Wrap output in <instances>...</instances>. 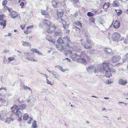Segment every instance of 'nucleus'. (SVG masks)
<instances>
[{"label":"nucleus","mask_w":128,"mask_h":128,"mask_svg":"<svg viewBox=\"0 0 128 128\" xmlns=\"http://www.w3.org/2000/svg\"><path fill=\"white\" fill-rule=\"evenodd\" d=\"M48 84H50L52 86L53 84H52L49 81L48 79H47L46 80V82Z\"/></svg>","instance_id":"37998d69"},{"label":"nucleus","mask_w":128,"mask_h":128,"mask_svg":"<svg viewBox=\"0 0 128 128\" xmlns=\"http://www.w3.org/2000/svg\"><path fill=\"white\" fill-rule=\"evenodd\" d=\"M110 64L108 63H104V70L105 71V76L109 78L112 76L111 73L113 74L116 72V70L114 68H110Z\"/></svg>","instance_id":"7ed1b4c3"},{"label":"nucleus","mask_w":128,"mask_h":128,"mask_svg":"<svg viewBox=\"0 0 128 128\" xmlns=\"http://www.w3.org/2000/svg\"><path fill=\"white\" fill-rule=\"evenodd\" d=\"M84 46V48L86 49H89L91 48H92V45L90 44H85L84 45L83 44H82Z\"/></svg>","instance_id":"aec40b11"},{"label":"nucleus","mask_w":128,"mask_h":128,"mask_svg":"<svg viewBox=\"0 0 128 128\" xmlns=\"http://www.w3.org/2000/svg\"><path fill=\"white\" fill-rule=\"evenodd\" d=\"M114 5L115 6H118V4L116 2L114 1L113 2Z\"/></svg>","instance_id":"ea45409f"},{"label":"nucleus","mask_w":128,"mask_h":128,"mask_svg":"<svg viewBox=\"0 0 128 128\" xmlns=\"http://www.w3.org/2000/svg\"><path fill=\"white\" fill-rule=\"evenodd\" d=\"M43 23V22L42 23L41 22L39 26V27L40 28H43V24H42Z\"/></svg>","instance_id":"de8ad7c7"},{"label":"nucleus","mask_w":128,"mask_h":128,"mask_svg":"<svg viewBox=\"0 0 128 128\" xmlns=\"http://www.w3.org/2000/svg\"><path fill=\"white\" fill-rule=\"evenodd\" d=\"M112 82L111 81H109V80L108 81L107 83V82H106V84H111V83H112Z\"/></svg>","instance_id":"4d7b16f0"},{"label":"nucleus","mask_w":128,"mask_h":128,"mask_svg":"<svg viewBox=\"0 0 128 128\" xmlns=\"http://www.w3.org/2000/svg\"><path fill=\"white\" fill-rule=\"evenodd\" d=\"M120 1L122 2L126 3L128 1V0H120Z\"/></svg>","instance_id":"5fc2aeb1"},{"label":"nucleus","mask_w":128,"mask_h":128,"mask_svg":"<svg viewBox=\"0 0 128 128\" xmlns=\"http://www.w3.org/2000/svg\"><path fill=\"white\" fill-rule=\"evenodd\" d=\"M77 61L84 64H87L86 60L84 58H82L81 56H80V58Z\"/></svg>","instance_id":"9d476101"},{"label":"nucleus","mask_w":128,"mask_h":128,"mask_svg":"<svg viewBox=\"0 0 128 128\" xmlns=\"http://www.w3.org/2000/svg\"><path fill=\"white\" fill-rule=\"evenodd\" d=\"M104 52L107 54H110L113 55L114 54V52L112 50L109 48H104Z\"/></svg>","instance_id":"1a4fd4ad"},{"label":"nucleus","mask_w":128,"mask_h":128,"mask_svg":"<svg viewBox=\"0 0 128 128\" xmlns=\"http://www.w3.org/2000/svg\"><path fill=\"white\" fill-rule=\"evenodd\" d=\"M24 33L25 34H28V30H27L26 31H24Z\"/></svg>","instance_id":"69168bd1"},{"label":"nucleus","mask_w":128,"mask_h":128,"mask_svg":"<svg viewBox=\"0 0 128 128\" xmlns=\"http://www.w3.org/2000/svg\"><path fill=\"white\" fill-rule=\"evenodd\" d=\"M32 126L33 128H35L37 126L36 121L34 120V122L32 123Z\"/></svg>","instance_id":"473e14b6"},{"label":"nucleus","mask_w":128,"mask_h":128,"mask_svg":"<svg viewBox=\"0 0 128 128\" xmlns=\"http://www.w3.org/2000/svg\"><path fill=\"white\" fill-rule=\"evenodd\" d=\"M124 40V37H122V38L120 39V38L119 40V41L120 40V41H122V40Z\"/></svg>","instance_id":"bf43d9fd"},{"label":"nucleus","mask_w":128,"mask_h":128,"mask_svg":"<svg viewBox=\"0 0 128 128\" xmlns=\"http://www.w3.org/2000/svg\"><path fill=\"white\" fill-rule=\"evenodd\" d=\"M74 16L75 17L77 18L78 19H80L81 18L80 17V15H78V13H76L74 15Z\"/></svg>","instance_id":"72a5a7b5"},{"label":"nucleus","mask_w":128,"mask_h":128,"mask_svg":"<svg viewBox=\"0 0 128 128\" xmlns=\"http://www.w3.org/2000/svg\"><path fill=\"white\" fill-rule=\"evenodd\" d=\"M28 87L27 86L24 85V88L25 89H27Z\"/></svg>","instance_id":"052dcab7"},{"label":"nucleus","mask_w":128,"mask_h":128,"mask_svg":"<svg viewBox=\"0 0 128 128\" xmlns=\"http://www.w3.org/2000/svg\"><path fill=\"white\" fill-rule=\"evenodd\" d=\"M56 48L60 51H63L64 49L63 47L61 45H59L58 46H56Z\"/></svg>","instance_id":"4be33fe9"},{"label":"nucleus","mask_w":128,"mask_h":128,"mask_svg":"<svg viewBox=\"0 0 128 128\" xmlns=\"http://www.w3.org/2000/svg\"><path fill=\"white\" fill-rule=\"evenodd\" d=\"M37 53H38L40 55H42V53L40 52L38 50Z\"/></svg>","instance_id":"e2e57ef3"},{"label":"nucleus","mask_w":128,"mask_h":128,"mask_svg":"<svg viewBox=\"0 0 128 128\" xmlns=\"http://www.w3.org/2000/svg\"><path fill=\"white\" fill-rule=\"evenodd\" d=\"M3 15L2 14L0 15V21L2 20L3 19Z\"/></svg>","instance_id":"09e8293b"},{"label":"nucleus","mask_w":128,"mask_h":128,"mask_svg":"<svg viewBox=\"0 0 128 128\" xmlns=\"http://www.w3.org/2000/svg\"><path fill=\"white\" fill-rule=\"evenodd\" d=\"M84 37L86 38V39L87 38H89V36L88 34H84Z\"/></svg>","instance_id":"603ef678"},{"label":"nucleus","mask_w":128,"mask_h":128,"mask_svg":"<svg viewBox=\"0 0 128 128\" xmlns=\"http://www.w3.org/2000/svg\"><path fill=\"white\" fill-rule=\"evenodd\" d=\"M31 121H30V120H28V122H27V123H28V124H31Z\"/></svg>","instance_id":"338daca9"},{"label":"nucleus","mask_w":128,"mask_h":128,"mask_svg":"<svg viewBox=\"0 0 128 128\" xmlns=\"http://www.w3.org/2000/svg\"><path fill=\"white\" fill-rule=\"evenodd\" d=\"M75 30L76 31H79L81 29V28H78V27H76V26H75Z\"/></svg>","instance_id":"79ce46f5"},{"label":"nucleus","mask_w":128,"mask_h":128,"mask_svg":"<svg viewBox=\"0 0 128 128\" xmlns=\"http://www.w3.org/2000/svg\"><path fill=\"white\" fill-rule=\"evenodd\" d=\"M87 15L90 17L92 16H93V14L90 12H88L87 13Z\"/></svg>","instance_id":"58836bf2"},{"label":"nucleus","mask_w":128,"mask_h":128,"mask_svg":"<svg viewBox=\"0 0 128 128\" xmlns=\"http://www.w3.org/2000/svg\"><path fill=\"white\" fill-rule=\"evenodd\" d=\"M28 117V115L27 114H24L23 117V119L24 120H27Z\"/></svg>","instance_id":"cd10ccee"},{"label":"nucleus","mask_w":128,"mask_h":128,"mask_svg":"<svg viewBox=\"0 0 128 128\" xmlns=\"http://www.w3.org/2000/svg\"><path fill=\"white\" fill-rule=\"evenodd\" d=\"M121 58V56L119 55L115 56H112L111 59L112 65L114 66H118L120 64H122V63H120L116 64L117 62L119 61Z\"/></svg>","instance_id":"20e7f679"},{"label":"nucleus","mask_w":128,"mask_h":128,"mask_svg":"<svg viewBox=\"0 0 128 128\" xmlns=\"http://www.w3.org/2000/svg\"><path fill=\"white\" fill-rule=\"evenodd\" d=\"M24 4V3L23 2H22L20 4V6H21V7L22 8L23 7Z\"/></svg>","instance_id":"8fccbe9b"},{"label":"nucleus","mask_w":128,"mask_h":128,"mask_svg":"<svg viewBox=\"0 0 128 128\" xmlns=\"http://www.w3.org/2000/svg\"><path fill=\"white\" fill-rule=\"evenodd\" d=\"M108 31H106L105 34L106 36L109 39H112L113 41L118 42L119 41V40L121 36L120 34L116 32L114 33L112 35L109 32L110 30Z\"/></svg>","instance_id":"f03ea898"},{"label":"nucleus","mask_w":128,"mask_h":128,"mask_svg":"<svg viewBox=\"0 0 128 128\" xmlns=\"http://www.w3.org/2000/svg\"><path fill=\"white\" fill-rule=\"evenodd\" d=\"M115 11L117 13V15L118 16H119L122 13V10H120L116 9L115 10Z\"/></svg>","instance_id":"a878e982"},{"label":"nucleus","mask_w":128,"mask_h":128,"mask_svg":"<svg viewBox=\"0 0 128 128\" xmlns=\"http://www.w3.org/2000/svg\"><path fill=\"white\" fill-rule=\"evenodd\" d=\"M120 23L118 21L116 20L113 24L114 27L116 28H119L120 26Z\"/></svg>","instance_id":"dca6fc26"},{"label":"nucleus","mask_w":128,"mask_h":128,"mask_svg":"<svg viewBox=\"0 0 128 128\" xmlns=\"http://www.w3.org/2000/svg\"><path fill=\"white\" fill-rule=\"evenodd\" d=\"M21 42L23 43L22 45L25 46L26 47H30L31 46V45L30 44V42H24V41H22Z\"/></svg>","instance_id":"2eb2a0df"},{"label":"nucleus","mask_w":128,"mask_h":128,"mask_svg":"<svg viewBox=\"0 0 128 128\" xmlns=\"http://www.w3.org/2000/svg\"><path fill=\"white\" fill-rule=\"evenodd\" d=\"M33 26H28V27H27V29H30V28H33Z\"/></svg>","instance_id":"864d4df0"},{"label":"nucleus","mask_w":128,"mask_h":128,"mask_svg":"<svg viewBox=\"0 0 128 128\" xmlns=\"http://www.w3.org/2000/svg\"><path fill=\"white\" fill-rule=\"evenodd\" d=\"M124 42L126 44H128V36H127L125 38Z\"/></svg>","instance_id":"4c0bfd02"},{"label":"nucleus","mask_w":128,"mask_h":128,"mask_svg":"<svg viewBox=\"0 0 128 128\" xmlns=\"http://www.w3.org/2000/svg\"><path fill=\"white\" fill-rule=\"evenodd\" d=\"M4 53H6L8 52H9V50L7 51L5 49L4 50Z\"/></svg>","instance_id":"680f3d73"},{"label":"nucleus","mask_w":128,"mask_h":128,"mask_svg":"<svg viewBox=\"0 0 128 128\" xmlns=\"http://www.w3.org/2000/svg\"><path fill=\"white\" fill-rule=\"evenodd\" d=\"M41 12L42 14L43 15H46L48 14V12L45 10H42Z\"/></svg>","instance_id":"c756f323"},{"label":"nucleus","mask_w":128,"mask_h":128,"mask_svg":"<svg viewBox=\"0 0 128 128\" xmlns=\"http://www.w3.org/2000/svg\"><path fill=\"white\" fill-rule=\"evenodd\" d=\"M12 120L11 118H8L6 119V120L5 122L6 123L9 124L11 122Z\"/></svg>","instance_id":"2f4dec72"},{"label":"nucleus","mask_w":128,"mask_h":128,"mask_svg":"<svg viewBox=\"0 0 128 128\" xmlns=\"http://www.w3.org/2000/svg\"><path fill=\"white\" fill-rule=\"evenodd\" d=\"M43 23L46 26H48L49 27L51 26V22L46 19L44 20L43 21Z\"/></svg>","instance_id":"ddd939ff"},{"label":"nucleus","mask_w":128,"mask_h":128,"mask_svg":"<svg viewBox=\"0 0 128 128\" xmlns=\"http://www.w3.org/2000/svg\"><path fill=\"white\" fill-rule=\"evenodd\" d=\"M57 14L58 19H61V17L63 16V11L61 10H59L57 11Z\"/></svg>","instance_id":"9b49d317"},{"label":"nucleus","mask_w":128,"mask_h":128,"mask_svg":"<svg viewBox=\"0 0 128 128\" xmlns=\"http://www.w3.org/2000/svg\"><path fill=\"white\" fill-rule=\"evenodd\" d=\"M54 34L55 36H61L62 34V32L61 30H59L55 31Z\"/></svg>","instance_id":"f8f14e48"},{"label":"nucleus","mask_w":128,"mask_h":128,"mask_svg":"<svg viewBox=\"0 0 128 128\" xmlns=\"http://www.w3.org/2000/svg\"><path fill=\"white\" fill-rule=\"evenodd\" d=\"M123 63L126 62L127 60H128V54H126L122 58Z\"/></svg>","instance_id":"412c9836"},{"label":"nucleus","mask_w":128,"mask_h":128,"mask_svg":"<svg viewBox=\"0 0 128 128\" xmlns=\"http://www.w3.org/2000/svg\"><path fill=\"white\" fill-rule=\"evenodd\" d=\"M23 111L20 110L19 109H18L16 110L15 113V114L16 116H18L19 118L21 119L22 116Z\"/></svg>","instance_id":"6e6552de"},{"label":"nucleus","mask_w":128,"mask_h":128,"mask_svg":"<svg viewBox=\"0 0 128 128\" xmlns=\"http://www.w3.org/2000/svg\"><path fill=\"white\" fill-rule=\"evenodd\" d=\"M58 43L60 44H62L64 43V41L61 37H59L57 40Z\"/></svg>","instance_id":"393cba45"},{"label":"nucleus","mask_w":128,"mask_h":128,"mask_svg":"<svg viewBox=\"0 0 128 128\" xmlns=\"http://www.w3.org/2000/svg\"><path fill=\"white\" fill-rule=\"evenodd\" d=\"M86 42L88 43H90V40L88 38L86 39Z\"/></svg>","instance_id":"a18cd8bd"},{"label":"nucleus","mask_w":128,"mask_h":128,"mask_svg":"<svg viewBox=\"0 0 128 128\" xmlns=\"http://www.w3.org/2000/svg\"><path fill=\"white\" fill-rule=\"evenodd\" d=\"M50 38H51L50 36H47L46 38V40L48 41L50 40Z\"/></svg>","instance_id":"49530a36"},{"label":"nucleus","mask_w":128,"mask_h":128,"mask_svg":"<svg viewBox=\"0 0 128 128\" xmlns=\"http://www.w3.org/2000/svg\"><path fill=\"white\" fill-rule=\"evenodd\" d=\"M52 4L54 8H56L58 4H61L59 2H56V0H52Z\"/></svg>","instance_id":"f3484780"},{"label":"nucleus","mask_w":128,"mask_h":128,"mask_svg":"<svg viewBox=\"0 0 128 128\" xmlns=\"http://www.w3.org/2000/svg\"><path fill=\"white\" fill-rule=\"evenodd\" d=\"M63 38L66 41L68 42L66 45V46H68L69 47L68 49L70 48H72V46L73 44H72V43L70 42V37L67 36L64 38Z\"/></svg>","instance_id":"0eeeda50"},{"label":"nucleus","mask_w":128,"mask_h":128,"mask_svg":"<svg viewBox=\"0 0 128 128\" xmlns=\"http://www.w3.org/2000/svg\"><path fill=\"white\" fill-rule=\"evenodd\" d=\"M7 1L6 0H4L2 2V5L4 6H5L7 4Z\"/></svg>","instance_id":"a19ab883"},{"label":"nucleus","mask_w":128,"mask_h":128,"mask_svg":"<svg viewBox=\"0 0 128 128\" xmlns=\"http://www.w3.org/2000/svg\"><path fill=\"white\" fill-rule=\"evenodd\" d=\"M56 28V26L54 24H52L47 28V32L49 34H51L55 31Z\"/></svg>","instance_id":"423d86ee"},{"label":"nucleus","mask_w":128,"mask_h":128,"mask_svg":"<svg viewBox=\"0 0 128 128\" xmlns=\"http://www.w3.org/2000/svg\"><path fill=\"white\" fill-rule=\"evenodd\" d=\"M30 50L34 53H37L38 50L37 49H32Z\"/></svg>","instance_id":"e433bc0d"},{"label":"nucleus","mask_w":128,"mask_h":128,"mask_svg":"<svg viewBox=\"0 0 128 128\" xmlns=\"http://www.w3.org/2000/svg\"><path fill=\"white\" fill-rule=\"evenodd\" d=\"M26 106V104H22L21 105L18 106L19 108L18 109H20L22 110L24 109Z\"/></svg>","instance_id":"5701e85b"},{"label":"nucleus","mask_w":128,"mask_h":128,"mask_svg":"<svg viewBox=\"0 0 128 128\" xmlns=\"http://www.w3.org/2000/svg\"><path fill=\"white\" fill-rule=\"evenodd\" d=\"M104 63L98 64L97 68H95L93 66H89L86 68V70L90 74H92L93 72L95 73H98L99 72H102L104 70Z\"/></svg>","instance_id":"f257e3e1"},{"label":"nucleus","mask_w":128,"mask_h":128,"mask_svg":"<svg viewBox=\"0 0 128 128\" xmlns=\"http://www.w3.org/2000/svg\"><path fill=\"white\" fill-rule=\"evenodd\" d=\"M49 41L50 42H51L52 43H54V41L53 40H52L51 39V38L50 39V40H49Z\"/></svg>","instance_id":"0e129e2a"},{"label":"nucleus","mask_w":128,"mask_h":128,"mask_svg":"<svg viewBox=\"0 0 128 128\" xmlns=\"http://www.w3.org/2000/svg\"><path fill=\"white\" fill-rule=\"evenodd\" d=\"M127 82L126 81L122 79L120 80L118 82V83L122 85H125Z\"/></svg>","instance_id":"a211bd4d"},{"label":"nucleus","mask_w":128,"mask_h":128,"mask_svg":"<svg viewBox=\"0 0 128 128\" xmlns=\"http://www.w3.org/2000/svg\"><path fill=\"white\" fill-rule=\"evenodd\" d=\"M110 4L109 2H105L104 3V10L106 9L109 7Z\"/></svg>","instance_id":"bb28decb"},{"label":"nucleus","mask_w":128,"mask_h":128,"mask_svg":"<svg viewBox=\"0 0 128 128\" xmlns=\"http://www.w3.org/2000/svg\"><path fill=\"white\" fill-rule=\"evenodd\" d=\"M0 100L2 102H5V100H4V99L2 98H1L0 99Z\"/></svg>","instance_id":"6e6d98bb"},{"label":"nucleus","mask_w":128,"mask_h":128,"mask_svg":"<svg viewBox=\"0 0 128 128\" xmlns=\"http://www.w3.org/2000/svg\"><path fill=\"white\" fill-rule=\"evenodd\" d=\"M25 58H26L27 60H29L30 61H35V60L33 59L32 58H31L30 57H28L27 56H26V55L24 56Z\"/></svg>","instance_id":"7c9ffc66"},{"label":"nucleus","mask_w":128,"mask_h":128,"mask_svg":"<svg viewBox=\"0 0 128 128\" xmlns=\"http://www.w3.org/2000/svg\"><path fill=\"white\" fill-rule=\"evenodd\" d=\"M74 25L75 26H76V27H78V28H82V25L79 22L75 23Z\"/></svg>","instance_id":"b1692460"},{"label":"nucleus","mask_w":128,"mask_h":128,"mask_svg":"<svg viewBox=\"0 0 128 128\" xmlns=\"http://www.w3.org/2000/svg\"><path fill=\"white\" fill-rule=\"evenodd\" d=\"M32 120V119L31 117H30V120L31 121Z\"/></svg>","instance_id":"774afa93"},{"label":"nucleus","mask_w":128,"mask_h":128,"mask_svg":"<svg viewBox=\"0 0 128 128\" xmlns=\"http://www.w3.org/2000/svg\"><path fill=\"white\" fill-rule=\"evenodd\" d=\"M6 21L5 20L2 19L0 22V24L1 26H3V28H4L6 26Z\"/></svg>","instance_id":"6ab92c4d"},{"label":"nucleus","mask_w":128,"mask_h":128,"mask_svg":"<svg viewBox=\"0 0 128 128\" xmlns=\"http://www.w3.org/2000/svg\"><path fill=\"white\" fill-rule=\"evenodd\" d=\"M4 89L6 91V88H4L3 87H2L0 89V90H1L2 89Z\"/></svg>","instance_id":"13d9d810"},{"label":"nucleus","mask_w":128,"mask_h":128,"mask_svg":"<svg viewBox=\"0 0 128 128\" xmlns=\"http://www.w3.org/2000/svg\"><path fill=\"white\" fill-rule=\"evenodd\" d=\"M58 68L60 69L61 71L62 72H64L66 71V70L65 69H63V68L60 66H58Z\"/></svg>","instance_id":"f704fd0d"},{"label":"nucleus","mask_w":128,"mask_h":128,"mask_svg":"<svg viewBox=\"0 0 128 128\" xmlns=\"http://www.w3.org/2000/svg\"><path fill=\"white\" fill-rule=\"evenodd\" d=\"M54 72V71L53 70H52V74L54 76H55V78H57L56 76H58V74L56 72Z\"/></svg>","instance_id":"c9c22d12"},{"label":"nucleus","mask_w":128,"mask_h":128,"mask_svg":"<svg viewBox=\"0 0 128 128\" xmlns=\"http://www.w3.org/2000/svg\"><path fill=\"white\" fill-rule=\"evenodd\" d=\"M67 50H68V53L70 54L72 61H74L76 59H77V60L79 59L80 58L79 55H78L76 53H74L72 54L74 51L72 48L68 49Z\"/></svg>","instance_id":"39448f33"},{"label":"nucleus","mask_w":128,"mask_h":128,"mask_svg":"<svg viewBox=\"0 0 128 128\" xmlns=\"http://www.w3.org/2000/svg\"><path fill=\"white\" fill-rule=\"evenodd\" d=\"M18 107L16 105H14L11 108V109L13 110H14V109H16V110L18 109Z\"/></svg>","instance_id":"c85d7f7f"},{"label":"nucleus","mask_w":128,"mask_h":128,"mask_svg":"<svg viewBox=\"0 0 128 128\" xmlns=\"http://www.w3.org/2000/svg\"><path fill=\"white\" fill-rule=\"evenodd\" d=\"M14 58V57H10L8 58V60L10 61H11L13 60Z\"/></svg>","instance_id":"c03bdc74"},{"label":"nucleus","mask_w":128,"mask_h":128,"mask_svg":"<svg viewBox=\"0 0 128 128\" xmlns=\"http://www.w3.org/2000/svg\"><path fill=\"white\" fill-rule=\"evenodd\" d=\"M10 14L12 18H14L17 16L18 14L16 12L12 11Z\"/></svg>","instance_id":"4468645a"},{"label":"nucleus","mask_w":128,"mask_h":128,"mask_svg":"<svg viewBox=\"0 0 128 128\" xmlns=\"http://www.w3.org/2000/svg\"><path fill=\"white\" fill-rule=\"evenodd\" d=\"M21 26L22 30H23L25 26V25L24 24H22V25H21Z\"/></svg>","instance_id":"3c124183"}]
</instances>
